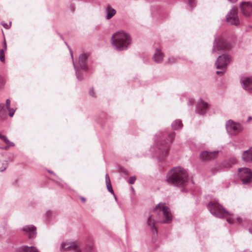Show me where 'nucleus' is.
Returning a JSON list of instances; mask_svg holds the SVG:
<instances>
[{
    "instance_id": "f257e3e1",
    "label": "nucleus",
    "mask_w": 252,
    "mask_h": 252,
    "mask_svg": "<svg viewBox=\"0 0 252 252\" xmlns=\"http://www.w3.org/2000/svg\"><path fill=\"white\" fill-rule=\"evenodd\" d=\"M147 220L148 225L150 226L154 233H157L158 230L155 227L156 221L162 223H170L173 219V216L169 208L165 203L160 202L157 204Z\"/></svg>"
},
{
    "instance_id": "f03ea898",
    "label": "nucleus",
    "mask_w": 252,
    "mask_h": 252,
    "mask_svg": "<svg viewBox=\"0 0 252 252\" xmlns=\"http://www.w3.org/2000/svg\"><path fill=\"white\" fill-rule=\"evenodd\" d=\"M188 176L186 169L178 166L172 168L168 172L166 181L174 186H184L188 182Z\"/></svg>"
},
{
    "instance_id": "7ed1b4c3",
    "label": "nucleus",
    "mask_w": 252,
    "mask_h": 252,
    "mask_svg": "<svg viewBox=\"0 0 252 252\" xmlns=\"http://www.w3.org/2000/svg\"><path fill=\"white\" fill-rule=\"evenodd\" d=\"M111 43L114 48L119 51L126 50L131 44L130 35L124 31L114 32L111 37Z\"/></svg>"
},
{
    "instance_id": "20e7f679",
    "label": "nucleus",
    "mask_w": 252,
    "mask_h": 252,
    "mask_svg": "<svg viewBox=\"0 0 252 252\" xmlns=\"http://www.w3.org/2000/svg\"><path fill=\"white\" fill-rule=\"evenodd\" d=\"M161 133H158L155 136V144L151 147V150L156 153H158L165 157L168 153L170 145L174 139V133H172L168 135L166 140L164 141L158 140L161 137Z\"/></svg>"
},
{
    "instance_id": "39448f33",
    "label": "nucleus",
    "mask_w": 252,
    "mask_h": 252,
    "mask_svg": "<svg viewBox=\"0 0 252 252\" xmlns=\"http://www.w3.org/2000/svg\"><path fill=\"white\" fill-rule=\"evenodd\" d=\"M230 48V44L227 42L222 34L215 36L212 50V54L217 55L221 51L228 50Z\"/></svg>"
},
{
    "instance_id": "423d86ee",
    "label": "nucleus",
    "mask_w": 252,
    "mask_h": 252,
    "mask_svg": "<svg viewBox=\"0 0 252 252\" xmlns=\"http://www.w3.org/2000/svg\"><path fill=\"white\" fill-rule=\"evenodd\" d=\"M208 209L213 216L222 218L227 215H232L226 211L216 200H212L208 205Z\"/></svg>"
},
{
    "instance_id": "0eeeda50",
    "label": "nucleus",
    "mask_w": 252,
    "mask_h": 252,
    "mask_svg": "<svg viewBox=\"0 0 252 252\" xmlns=\"http://www.w3.org/2000/svg\"><path fill=\"white\" fill-rule=\"evenodd\" d=\"M92 250L93 247L91 246L83 250H81L76 242L69 241H63L61 243L60 247L61 252H90Z\"/></svg>"
},
{
    "instance_id": "6e6552de",
    "label": "nucleus",
    "mask_w": 252,
    "mask_h": 252,
    "mask_svg": "<svg viewBox=\"0 0 252 252\" xmlns=\"http://www.w3.org/2000/svg\"><path fill=\"white\" fill-rule=\"evenodd\" d=\"M240 180L244 185H247L252 182V171L248 168L238 169V173Z\"/></svg>"
},
{
    "instance_id": "1a4fd4ad",
    "label": "nucleus",
    "mask_w": 252,
    "mask_h": 252,
    "mask_svg": "<svg viewBox=\"0 0 252 252\" xmlns=\"http://www.w3.org/2000/svg\"><path fill=\"white\" fill-rule=\"evenodd\" d=\"M226 21L230 25L237 26L240 23L238 15V8L233 6L226 16Z\"/></svg>"
},
{
    "instance_id": "9d476101",
    "label": "nucleus",
    "mask_w": 252,
    "mask_h": 252,
    "mask_svg": "<svg viewBox=\"0 0 252 252\" xmlns=\"http://www.w3.org/2000/svg\"><path fill=\"white\" fill-rule=\"evenodd\" d=\"M227 132L232 135H236L242 131L243 127L239 123H235L231 120H228L225 125Z\"/></svg>"
},
{
    "instance_id": "9b49d317",
    "label": "nucleus",
    "mask_w": 252,
    "mask_h": 252,
    "mask_svg": "<svg viewBox=\"0 0 252 252\" xmlns=\"http://www.w3.org/2000/svg\"><path fill=\"white\" fill-rule=\"evenodd\" d=\"M231 62V57L228 54H224L218 57L215 63L217 69H224Z\"/></svg>"
},
{
    "instance_id": "f8f14e48",
    "label": "nucleus",
    "mask_w": 252,
    "mask_h": 252,
    "mask_svg": "<svg viewBox=\"0 0 252 252\" xmlns=\"http://www.w3.org/2000/svg\"><path fill=\"white\" fill-rule=\"evenodd\" d=\"M236 161V159L234 157L224 160L220 165H216L214 167L212 168L211 171L213 174H215L217 172L220 171L223 168H229L235 164Z\"/></svg>"
},
{
    "instance_id": "ddd939ff",
    "label": "nucleus",
    "mask_w": 252,
    "mask_h": 252,
    "mask_svg": "<svg viewBox=\"0 0 252 252\" xmlns=\"http://www.w3.org/2000/svg\"><path fill=\"white\" fill-rule=\"evenodd\" d=\"M241 11L245 16H252V3L251 2H242L240 4Z\"/></svg>"
},
{
    "instance_id": "4468645a",
    "label": "nucleus",
    "mask_w": 252,
    "mask_h": 252,
    "mask_svg": "<svg viewBox=\"0 0 252 252\" xmlns=\"http://www.w3.org/2000/svg\"><path fill=\"white\" fill-rule=\"evenodd\" d=\"M209 108V105L208 103L200 99L198 101L196 112L200 115H203L207 112Z\"/></svg>"
},
{
    "instance_id": "2eb2a0df",
    "label": "nucleus",
    "mask_w": 252,
    "mask_h": 252,
    "mask_svg": "<svg viewBox=\"0 0 252 252\" xmlns=\"http://www.w3.org/2000/svg\"><path fill=\"white\" fill-rule=\"evenodd\" d=\"M219 152L214 151L209 152L205 151L201 153L200 154V158L203 161H207L216 158L218 155Z\"/></svg>"
},
{
    "instance_id": "dca6fc26",
    "label": "nucleus",
    "mask_w": 252,
    "mask_h": 252,
    "mask_svg": "<svg viewBox=\"0 0 252 252\" xmlns=\"http://www.w3.org/2000/svg\"><path fill=\"white\" fill-rule=\"evenodd\" d=\"M242 87L244 90L250 93H252V78L244 77L241 80Z\"/></svg>"
},
{
    "instance_id": "f3484780",
    "label": "nucleus",
    "mask_w": 252,
    "mask_h": 252,
    "mask_svg": "<svg viewBox=\"0 0 252 252\" xmlns=\"http://www.w3.org/2000/svg\"><path fill=\"white\" fill-rule=\"evenodd\" d=\"M23 230L28 234L30 239H34L36 237V228L33 225H26L23 228Z\"/></svg>"
},
{
    "instance_id": "a211bd4d",
    "label": "nucleus",
    "mask_w": 252,
    "mask_h": 252,
    "mask_svg": "<svg viewBox=\"0 0 252 252\" xmlns=\"http://www.w3.org/2000/svg\"><path fill=\"white\" fill-rule=\"evenodd\" d=\"M88 58V55L86 54H82L78 58L80 67L81 69L86 71L87 67L86 65V60Z\"/></svg>"
},
{
    "instance_id": "6ab92c4d",
    "label": "nucleus",
    "mask_w": 252,
    "mask_h": 252,
    "mask_svg": "<svg viewBox=\"0 0 252 252\" xmlns=\"http://www.w3.org/2000/svg\"><path fill=\"white\" fill-rule=\"evenodd\" d=\"M242 158L243 160L245 162H252V147H251L249 150L243 152Z\"/></svg>"
},
{
    "instance_id": "aec40b11",
    "label": "nucleus",
    "mask_w": 252,
    "mask_h": 252,
    "mask_svg": "<svg viewBox=\"0 0 252 252\" xmlns=\"http://www.w3.org/2000/svg\"><path fill=\"white\" fill-rule=\"evenodd\" d=\"M164 54L161 52L160 49L157 48L154 55V61L157 63H161L163 59Z\"/></svg>"
},
{
    "instance_id": "412c9836",
    "label": "nucleus",
    "mask_w": 252,
    "mask_h": 252,
    "mask_svg": "<svg viewBox=\"0 0 252 252\" xmlns=\"http://www.w3.org/2000/svg\"><path fill=\"white\" fill-rule=\"evenodd\" d=\"M105 12L106 19L109 20L116 14V10L111 6L109 5L105 8Z\"/></svg>"
},
{
    "instance_id": "4be33fe9",
    "label": "nucleus",
    "mask_w": 252,
    "mask_h": 252,
    "mask_svg": "<svg viewBox=\"0 0 252 252\" xmlns=\"http://www.w3.org/2000/svg\"><path fill=\"white\" fill-rule=\"evenodd\" d=\"M20 252H39L34 246H23L20 248Z\"/></svg>"
},
{
    "instance_id": "5701e85b",
    "label": "nucleus",
    "mask_w": 252,
    "mask_h": 252,
    "mask_svg": "<svg viewBox=\"0 0 252 252\" xmlns=\"http://www.w3.org/2000/svg\"><path fill=\"white\" fill-rule=\"evenodd\" d=\"M70 53L71 54V58L72 59V61H73V55H72V52H71V50H70ZM73 64L74 68V69L75 70V73H76V75L77 78L78 80H82L83 79V77L82 76V75H81V73L80 70L76 66V65H75V64L74 63V61H73Z\"/></svg>"
},
{
    "instance_id": "b1692460",
    "label": "nucleus",
    "mask_w": 252,
    "mask_h": 252,
    "mask_svg": "<svg viewBox=\"0 0 252 252\" xmlns=\"http://www.w3.org/2000/svg\"><path fill=\"white\" fill-rule=\"evenodd\" d=\"M183 124L180 120H176L174 121L172 124V127L173 129H178L182 128Z\"/></svg>"
},
{
    "instance_id": "393cba45",
    "label": "nucleus",
    "mask_w": 252,
    "mask_h": 252,
    "mask_svg": "<svg viewBox=\"0 0 252 252\" xmlns=\"http://www.w3.org/2000/svg\"><path fill=\"white\" fill-rule=\"evenodd\" d=\"M0 139L2 140L5 144H10V145H13L14 143L9 140L8 138L5 135L2 134L0 132Z\"/></svg>"
},
{
    "instance_id": "a878e982",
    "label": "nucleus",
    "mask_w": 252,
    "mask_h": 252,
    "mask_svg": "<svg viewBox=\"0 0 252 252\" xmlns=\"http://www.w3.org/2000/svg\"><path fill=\"white\" fill-rule=\"evenodd\" d=\"M227 221L230 224H234L235 223V221H237L241 223L242 221V220L239 217H237L236 220L229 218L227 219Z\"/></svg>"
},
{
    "instance_id": "bb28decb",
    "label": "nucleus",
    "mask_w": 252,
    "mask_h": 252,
    "mask_svg": "<svg viewBox=\"0 0 252 252\" xmlns=\"http://www.w3.org/2000/svg\"><path fill=\"white\" fill-rule=\"evenodd\" d=\"M7 161H4L3 162L0 161V171H3L6 169L7 167Z\"/></svg>"
},
{
    "instance_id": "cd10ccee",
    "label": "nucleus",
    "mask_w": 252,
    "mask_h": 252,
    "mask_svg": "<svg viewBox=\"0 0 252 252\" xmlns=\"http://www.w3.org/2000/svg\"><path fill=\"white\" fill-rule=\"evenodd\" d=\"M7 114L6 109H4L1 112H0V118L1 119L4 120L7 117Z\"/></svg>"
},
{
    "instance_id": "c85d7f7f",
    "label": "nucleus",
    "mask_w": 252,
    "mask_h": 252,
    "mask_svg": "<svg viewBox=\"0 0 252 252\" xmlns=\"http://www.w3.org/2000/svg\"><path fill=\"white\" fill-rule=\"evenodd\" d=\"M5 51L0 49V61L3 63L5 62Z\"/></svg>"
},
{
    "instance_id": "c756f323",
    "label": "nucleus",
    "mask_w": 252,
    "mask_h": 252,
    "mask_svg": "<svg viewBox=\"0 0 252 252\" xmlns=\"http://www.w3.org/2000/svg\"><path fill=\"white\" fill-rule=\"evenodd\" d=\"M5 80L3 76L0 75V89H2L5 85Z\"/></svg>"
},
{
    "instance_id": "7c9ffc66",
    "label": "nucleus",
    "mask_w": 252,
    "mask_h": 252,
    "mask_svg": "<svg viewBox=\"0 0 252 252\" xmlns=\"http://www.w3.org/2000/svg\"><path fill=\"white\" fill-rule=\"evenodd\" d=\"M1 25L5 29H9V28L11 26V23L10 22L9 24H7V23H6L4 21H2L1 23Z\"/></svg>"
},
{
    "instance_id": "2f4dec72",
    "label": "nucleus",
    "mask_w": 252,
    "mask_h": 252,
    "mask_svg": "<svg viewBox=\"0 0 252 252\" xmlns=\"http://www.w3.org/2000/svg\"><path fill=\"white\" fill-rule=\"evenodd\" d=\"M9 111V115L10 117H12L14 114V113L15 112L16 109H14L13 108H9L7 109Z\"/></svg>"
},
{
    "instance_id": "473e14b6",
    "label": "nucleus",
    "mask_w": 252,
    "mask_h": 252,
    "mask_svg": "<svg viewBox=\"0 0 252 252\" xmlns=\"http://www.w3.org/2000/svg\"><path fill=\"white\" fill-rule=\"evenodd\" d=\"M52 214V212L51 211L48 210L46 211L45 215H46V217L47 220L50 219V217L51 216Z\"/></svg>"
},
{
    "instance_id": "72a5a7b5",
    "label": "nucleus",
    "mask_w": 252,
    "mask_h": 252,
    "mask_svg": "<svg viewBox=\"0 0 252 252\" xmlns=\"http://www.w3.org/2000/svg\"><path fill=\"white\" fill-rule=\"evenodd\" d=\"M108 190L113 194H114V192L112 187L111 184L106 186Z\"/></svg>"
},
{
    "instance_id": "f704fd0d",
    "label": "nucleus",
    "mask_w": 252,
    "mask_h": 252,
    "mask_svg": "<svg viewBox=\"0 0 252 252\" xmlns=\"http://www.w3.org/2000/svg\"><path fill=\"white\" fill-rule=\"evenodd\" d=\"M136 180V177L135 176H131L129 179V183L130 184H133Z\"/></svg>"
},
{
    "instance_id": "c9c22d12",
    "label": "nucleus",
    "mask_w": 252,
    "mask_h": 252,
    "mask_svg": "<svg viewBox=\"0 0 252 252\" xmlns=\"http://www.w3.org/2000/svg\"><path fill=\"white\" fill-rule=\"evenodd\" d=\"M7 145L3 148H2V149L5 150H8L10 147H14L15 146V144L14 143L13 145H10V144H6Z\"/></svg>"
},
{
    "instance_id": "e433bc0d",
    "label": "nucleus",
    "mask_w": 252,
    "mask_h": 252,
    "mask_svg": "<svg viewBox=\"0 0 252 252\" xmlns=\"http://www.w3.org/2000/svg\"><path fill=\"white\" fill-rule=\"evenodd\" d=\"M10 100L9 99H6V109H9L10 108Z\"/></svg>"
},
{
    "instance_id": "4c0bfd02",
    "label": "nucleus",
    "mask_w": 252,
    "mask_h": 252,
    "mask_svg": "<svg viewBox=\"0 0 252 252\" xmlns=\"http://www.w3.org/2000/svg\"><path fill=\"white\" fill-rule=\"evenodd\" d=\"M188 4L191 6V8H192L193 5L194 4V1L193 0H188Z\"/></svg>"
},
{
    "instance_id": "58836bf2",
    "label": "nucleus",
    "mask_w": 252,
    "mask_h": 252,
    "mask_svg": "<svg viewBox=\"0 0 252 252\" xmlns=\"http://www.w3.org/2000/svg\"><path fill=\"white\" fill-rule=\"evenodd\" d=\"M222 70H223L222 71H217L216 73L218 75H223L225 72V69H222Z\"/></svg>"
},
{
    "instance_id": "ea45409f",
    "label": "nucleus",
    "mask_w": 252,
    "mask_h": 252,
    "mask_svg": "<svg viewBox=\"0 0 252 252\" xmlns=\"http://www.w3.org/2000/svg\"><path fill=\"white\" fill-rule=\"evenodd\" d=\"M6 49H7V45H6V43L5 39H4V42H3V47L2 49H1V50H3L4 51H6Z\"/></svg>"
},
{
    "instance_id": "a19ab883",
    "label": "nucleus",
    "mask_w": 252,
    "mask_h": 252,
    "mask_svg": "<svg viewBox=\"0 0 252 252\" xmlns=\"http://www.w3.org/2000/svg\"><path fill=\"white\" fill-rule=\"evenodd\" d=\"M89 94H90L91 96H93V97H94V96H94V91L93 89H91L90 90Z\"/></svg>"
},
{
    "instance_id": "79ce46f5",
    "label": "nucleus",
    "mask_w": 252,
    "mask_h": 252,
    "mask_svg": "<svg viewBox=\"0 0 252 252\" xmlns=\"http://www.w3.org/2000/svg\"><path fill=\"white\" fill-rule=\"evenodd\" d=\"M4 109V105L2 103L0 104V112Z\"/></svg>"
},
{
    "instance_id": "37998d69",
    "label": "nucleus",
    "mask_w": 252,
    "mask_h": 252,
    "mask_svg": "<svg viewBox=\"0 0 252 252\" xmlns=\"http://www.w3.org/2000/svg\"><path fill=\"white\" fill-rule=\"evenodd\" d=\"M194 103V100L193 99H190L189 100V104L191 105Z\"/></svg>"
},
{
    "instance_id": "c03bdc74",
    "label": "nucleus",
    "mask_w": 252,
    "mask_h": 252,
    "mask_svg": "<svg viewBox=\"0 0 252 252\" xmlns=\"http://www.w3.org/2000/svg\"><path fill=\"white\" fill-rule=\"evenodd\" d=\"M105 181H106V186H107V185H109L111 184V181H110V180H105Z\"/></svg>"
},
{
    "instance_id": "a18cd8bd",
    "label": "nucleus",
    "mask_w": 252,
    "mask_h": 252,
    "mask_svg": "<svg viewBox=\"0 0 252 252\" xmlns=\"http://www.w3.org/2000/svg\"><path fill=\"white\" fill-rule=\"evenodd\" d=\"M110 180L109 176L108 174H106L105 175V180Z\"/></svg>"
},
{
    "instance_id": "49530a36",
    "label": "nucleus",
    "mask_w": 252,
    "mask_h": 252,
    "mask_svg": "<svg viewBox=\"0 0 252 252\" xmlns=\"http://www.w3.org/2000/svg\"><path fill=\"white\" fill-rule=\"evenodd\" d=\"M81 200H82V201H83V202H85V200H86L85 198H84V197H82V198H81Z\"/></svg>"
},
{
    "instance_id": "de8ad7c7",
    "label": "nucleus",
    "mask_w": 252,
    "mask_h": 252,
    "mask_svg": "<svg viewBox=\"0 0 252 252\" xmlns=\"http://www.w3.org/2000/svg\"><path fill=\"white\" fill-rule=\"evenodd\" d=\"M249 231L250 233H251L252 234V229H250Z\"/></svg>"
},
{
    "instance_id": "09e8293b",
    "label": "nucleus",
    "mask_w": 252,
    "mask_h": 252,
    "mask_svg": "<svg viewBox=\"0 0 252 252\" xmlns=\"http://www.w3.org/2000/svg\"><path fill=\"white\" fill-rule=\"evenodd\" d=\"M48 171L49 173H50L51 174L53 173V172L51 171H50V170H48Z\"/></svg>"
},
{
    "instance_id": "8fccbe9b",
    "label": "nucleus",
    "mask_w": 252,
    "mask_h": 252,
    "mask_svg": "<svg viewBox=\"0 0 252 252\" xmlns=\"http://www.w3.org/2000/svg\"><path fill=\"white\" fill-rule=\"evenodd\" d=\"M251 119H252V118L251 117H249V119L251 120Z\"/></svg>"
}]
</instances>
